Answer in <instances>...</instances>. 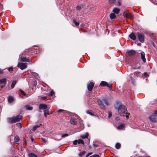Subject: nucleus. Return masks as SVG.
I'll return each mask as SVG.
<instances>
[{"label": "nucleus", "mask_w": 157, "mask_h": 157, "mask_svg": "<svg viewBox=\"0 0 157 157\" xmlns=\"http://www.w3.org/2000/svg\"><path fill=\"white\" fill-rule=\"evenodd\" d=\"M115 109L117 110L120 115L125 116L127 118L128 117L129 113H128L127 108L125 106L120 105L118 107L115 106Z\"/></svg>", "instance_id": "f257e3e1"}, {"label": "nucleus", "mask_w": 157, "mask_h": 157, "mask_svg": "<svg viewBox=\"0 0 157 157\" xmlns=\"http://www.w3.org/2000/svg\"><path fill=\"white\" fill-rule=\"evenodd\" d=\"M97 101L99 105L100 106L101 108L103 109H106L105 106L103 103V102L106 105H109L108 101L106 98H103L102 100L100 99H98V100Z\"/></svg>", "instance_id": "f03ea898"}, {"label": "nucleus", "mask_w": 157, "mask_h": 157, "mask_svg": "<svg viewBox=\"0 0 157 157\" xmlns=\"http://www.w3.org/2000/svg\"><path fill=\"white\" fill-rule=\"evenodd\" d=\"M137 34L139 41L143 43L144 41V34L138 32L137 33Z\"/></svg>", "instance_id": "7ed1b4c3"}, {"label": "nucleus", "mask_w": 157, "mask_h": 157, "mask_svg": "<svg viewBox=\"0 0 157 157\" xmlns=\"http://www.w3.org/2000/svg\"><path fill=\"white\" fill-rule=\"evenodd\" d=\"M7 79L6 78H3L0 79V85L2 87L5 86Z\"/></svg>", "instance_id": "20e7f679"}, {"label": "nucleus", "mask_w": 157, "mask_h": 157, "mask_svg": "<svg viewBox=\"0 0 157 157\" xmlns=\"http://www.w3.org/2000/svg\"><path fill=\"white\" fill-rule=\"evenodd\" d=\"M17 66L19 67L21 70H23L27 67L26 63H19L17 65Z\"/></svg>", "instance_id": "39448f33"}, {"label": "nucleus", "mask_w": 157, "mask_h": 157, "mask_svg": "<svg viewBox=\"0 0 157 157\" xmlns=\"http://www.w3.org/2000/svg\"><path fill=\"white\" fill-rule=\"evenodd\" d=\"M100 85L102 86H107L109 88H111L112 86V84H108L107 82L105 81H102L100 84Z\"/></svg>", "instance_id": "423d86ee"}, {"label": "nucleus", "mask_w": 157, "mask_h": 157, "mask_svg": "<svg viewBox=\"0 0 157 157\" xmlns=\"http://www.w3.org/2000/svg\"><path fill=\"white\" fill-rule=\"evenodd\" d=\"M94 84L92 82H90L87 85V89L89 91H91L92 90L94 86Z\"/></svg>", "instance_id": "0eeeda50"}, {"label": "nucleus", "mask_w": 157, "mask_h": 157, "mask_svg": "<svg viewBox=\"0 0 157 157\" xmlns=\"http://www.w3.org/2000/svg\"><path fill=\"white\" fill-rule=\"evenodd\" d=\"M156 117L154 115H151L149 117L150 120L152 122H155L156 121Z\"/></svg>", "instance_id": "6e6552de"}, {"label": "nucleus", "mask_w": 157, "mask_h": 157, "mask_svg": "<svg viewBox=\"0 0 157 157\" xmlns=\"http://www.w3.org/2000/svg\"><path fill=\"white\" fill-rule=\"evenodd\" d=\"M88 136H89V135H88V133H86L85 135H81L80 136V137L83 139H84L85 138L87 139V142H89V140L88 138Z\"/></svg>", "instance_id": "1a4fd4ad"}, {"label": "nucleus", "mask_w": 157, "mask_h": 157, "mask_svg": "<svg viewBox=\"0 0 157 157\" xmlns=\"http://www.w3.org/2000/svg\"><path fill=\"white\" fill-rule=\"evenodd\" d=\"M47 108V106L46 105L44 104H40L39 105V108L40 109H46Z\"/></svg>", "instance_id": "9d476101"}, {"label": "nucleus", "mask_w": 157, "mask_h": 157, "mask_svg": "<svg viewBox=\"0 0 157 157\" xmlns=\"http://www.w3.org/2000/svg\"><path fill=\"white\" fill-rule=\"evenodd\" d=\"M140 54L141 59L144 62H145L146 61V59L145 57V54L144 52H142Z\"/></svg>", "instance_id": "9b49d317"}, {"label": "nucleus", "mask_w": 157, "mask_h": 157, "mask_svg": "<svg viewBox=\"0 0 157 157\" xmlns=\"http://www.w3.org/2000/svg\"><path fill=\"white\" fill-rule=\"evenodd\" d=\"M15 122L20 121L22 118L21 116H17L16 117H13Z\"/></svg>", "instance_id": "f8f14e48"}, {"label": "nucleus", "mask_w": 157, "mask_h": 157, "mask_svg": "<svg viewBox=\"0 0 157 157\" xmlns=\"http://www.w3.org/2000/svg\"><path fill=\"white\" fill-rule=\"evenodd\" d=\"M128 54L130 56H132L134 55L136 53V52L133 50H131L129 51L128 52Z\"/></svg>", "instance_id": "ddd939ff"}, {"label": "nucleus", "mask_w": 157, "mask_h": 157, "mask_svg": "<svg viewBox=\"0 0 157 157\" xmlns=\"http://www.w3.org/2000/svg\"><path fill=\"white\" fill-rule=\"evenodd\" d=\"M129 37L133 40H135L136 39V37L135 34L132 32L129 35Z\"/></svg>", "instance_id": "4468645a"}, {"label": "nucleus", "mask_w": 157, "mask_h": 157, "mask_svg": "<svg viewBox=\"0 0 157 157\" xmlns=\"http://www.w3.org/2000/svg\"><path fill=\"white\" fill-rule=\"evenodd\" d=\"M7 120L10 123H13L15 122L13 117H9L7 118Z\"/></svg>", "instance_id": "2eb2a0df"}, {"label": "nucleus", "mask_w": 157, "mask_h": 157, "mask_svg": "<svg viewBox=\"0 0 157 157\" xmlns=\"http://www.w3.org/2000/svg\"><path fill=\"white\" fill-rule=\"evenodd\" d=\"M44 115L45 117H47V115H49V111L48 109L46 110H44Z\"/></svg>", "instance_id": "dca6fc26"}, {"label": "nucleus", "mask_w": 157, "mask_h": 157, "mask_svg": "<svg viewBox=\"0 0 157 157\" xmlns=\"http://www.w3.org/2000/svg\"><path fill=\"white\" fill-rule=\"evenodd\" d=\"M75 118H71V123L72 124H76V122L75 121Z\"/></svg>", "instance_id": "f3484780"}, {"label": "nucleus", "mask_w": 157, "mask_h": 157, "mask_svg": "<svg viewBox=\"0 0 157 157\" xmlns=\"http://www.w3.org/2000/svg\"><path fill=\"white\" fill-rule=\"evenodd\" d=\"M14 100V98H13L11 96H9L8 98V102L10 103H11Z\"/></svg>", "instance_id": "a211bd4d"}, {"label": "nucleus", "mask_w": 157, "mask_h": 157, "mask_svg": "<svg viewBox=\"0 0 157 157\" xmlns=\"http://www.w3.org/2000/svg\"><path fill=\"white\" fill-rule=\"evenodd\" d=\"M21 61L22 62H30L29 59H27L26 57H23L21 58Z\"/></svg>", "instance_id": "6ab92c4d"}, {"label": "nucleus", "mask_w": 157, "mask_h": 157, "mask_svg": "<svg viewBox=\"0 0 157 157\" xmlns=\"http://www.w3.org/2000/svg\"><path fill=\"white\" fill-rule=\"evenodd\" d=\"M25 107L26 109L27 110H32L33 109V108L32 106H30L29 105H27L25 106Z\"/></svg>", "instance_id": "aec40b11"}, {"label": "nucleus", "mask_w": 157, "mask_h": 157, "mask_svg": "<svg viewBox=\"0 0 157 157\" xmlns=\"http://www.w3.org/2000/svg\"><path fill=\"white\" fill-rule=\"evenodd\" d=\"M129 13V12L128 10H126L124 11L123 13L124 17L126 18H127Z\"/></svg>", "instance_id": "412c9836"}, {"label": "nucleus", "mask_w": 157, "mask_h": 157, "mask_svg": "<svg viewBox=\"0 0 157 157\" xmlns=\"http://www.w3.org/2000/svg\"><path fill=\"white\" fill-rule=\"evenodd\" d=\"M120 11V9L117 8H115L113 9V12L117 14Z\"/></svg>", "instance_id": "4be33fe9"}, {"label": "nucleus", "mask_w": 157, "mask_h": 157, "mask_svg": "<svg viewBox=\"0 0 157 157\" xmlns=\"http://www.w3.org/2000/svg\"><path fill=\"white\" fill-rule=\"evenodd\" d=\"M20 140L18 136H16L14 138V141L16 143H17Z\"/></svg>", "instance_id": "5701e85b"}, {"label": "nucleus", "mask_w": 157, "mask_h": 157, "mask_svg": "<svg viewBox=\"0 0 157 157\" xmlns=\"http://www.w3.org/2000/svg\"><path fill=\"white\" fill-rule=\"evenodd\" d=\"M128 17L129 18L131 19H133L134 18L133 15L131 13H129Z\"/></svg>", "instance_id": "b1692460"}, {"label": "nucleus", "mask_w": 157, "mask_h": 157, "mask_svg": "<svg viewBox=\"0 0 157 157\" xmlns=\"http://www.w3.org/2000/svg\"><path fill=\"white\" fill-rule=\"evenodd\" d=\"M109 17L111 19H113L115 18L116 16L114 13H111L109 15Z\"/></svg>", "instance_id": "393cba45"}, {"label": "nucleus", "mask_w": 157, "mask_h": 157, "mask_svg": "<svg viewBox=\"0 0 157 157\" xmlns=\"http://www.w3.org/2000/svg\"><path fill=\"white\" fill-rule=\"evenodd\" d=\"M121 146V144L120 143H117L115 144V147L117 149H119L120 148Z\"/></svg>", "instance_id": "a878e982"}, {"label": "nucleus", "mask_w": 157, "mask_h": 157, "mask_svg": "<svg viewBox=\"0 0 157 157\" xmlns=\"http://www.w3.org/2000/svg\"><path fill=\"white\" fill-rule=\"evenodd\" d=\"M29 157H37V156L34 153H31L29 154Z\"/></svg>", "instance_id": "bb28decb"}, {"label": "nucleus", "mask_w": 157, "mask_h": 157, "mask_svg": "<svg viewBox=\"0 0 157 157\" xmlns=\"http://www.w3.org/2000/svg\"><path fill=\"white\" fill-rule=\"evenodd\" d=\"M124 127V124H122L119 126H118L117 127V128L119 129H121L123 128Z\"/></svg>", "instance_id": "cd10ccee"}, {"label": "nucleus", "mask_w": 157, "mask_h": 157, "mask_svg": "<svg viewBox=\"0 0 157 157\" xmlns=\"http://www.w3.org/2000/svg\"><path fill=\"white\" fill-rule=\"evenodd\" d=\"M40 125H35L33 127L32 129V130L33 131H34L36 129L40 127Z\"/></svg>", "instance_id": "c85d7f7f"}, {"label": "nucleus", "mask_w": 157, "mask_h": 157, "mask_svg": "<svg viewBox=\"0 0 157 157\" xmlns=\"http://www.w3.org/2000/svg\"><path fill=\"white\" fill-rule=\"evenodd\" d=\"M78 140V144H84L83 140L82 139H79Z\"/></svg>", "instance_id": "c756f323"}, {"label": "nucleus", "mask_w": 157, "mask_h": 157, "mask_svg": "<svg viewBox=\"0 0 157 157\" xmlns=\"http://www.w3.org/2000/svg\"><path fill=\"white\" fill-rule=\"evenodd\" d=\"M16 81H13V82L12 85H11V86L12 88H14V86L16 84Z\"/></svg>", "instance_id": "7c9ffc66"}, {"label": "nucleus", "mask_w": 157, "mask_h": 157, "mask_svg": "<svg viewBox=\"0 0 157 157\" xmlns=\"http://www.w3.org/2000/svg\"><path fill=\"white\" fill-rule=\"evenodd\" d=\"M73 22L75 25L77 26H78L79 24V23L78 22H77L75 20H73Z\"/></svg>", "instance_id": "2f4dec72"}, {"label": "nucleus", "mask_w": 157, "mask_h": 157, "mask_svg": "<svg viewBox=\"0 0 157 157\" xmlns=\"http://www.w3.org/2000/svg\"><path fill=\"white\" fill-rule=\"evenodd\" d=\"M54 94V92L53 90H52L49 94L48 95L49 96H52Z\"/></svg>", "instance_id": "473e14b6"}, {"label": "nucleus", "mask_w": 157, "mask_h": 157, "mask_svg": "<svg viewBox=\"0 0 157 157\" xmlns=\"http://www.w3.org/2000/svg\"><path fill=\"white\" fill-rule=\"evenodd\" d=\"M85 151H83L82 152H80L79 154V156H82L85 153Z\"/></svg>", "instance_id": "72a5a7b5"}, {"label": "nucleus", "mask_w": 157, "mask_h": 157, "mask_svg": "<svg viewBox=\"0 0 157 157\" xmlns=\"http://www.w3.org/2000/svg\"><path fill=\"white\" fill-rule=\"evenodd\" d=\"M16 125L18 126V127L19 128H21V125L20 123H17L16 124Z\"/></svg>", "instance_id": "f704fd0d"}, {"label": "nucleus", "mask_w": 157, "mask_h": 157, "mask_svg": "<svg viewBox=\"0 0 157 157\" xmlns=\"http://www.w3.org/2000/svg\"><path fill=\"white\" fill-rule=\"evenodd\" d=\"M68 136V135L67 134H65L62 135L61 137L63 138L65 137H67Z\"/></svg>", "instance_id": "c9c22d12"}, {"label": "nucleus", "mask_w": 157, "mask_h": 157, "mask_svg": "<svg viewBox=\"0 0 157 157\" xmlns=\"http://www.w3.org/2000/svg\"><path fill=\"white\" fill-rule=\"evenodd\" d=\"M155 116L156 117H157V110L154 112V113L152 114Z\"/></svg>", "instance_id": "e433bc0d"}, {"label": "nucleus", "mask_w": 157, "mask_h": 157, "mask_svg": "<svg viewBox=\"0 0 157 157\" xmlns=\"http://www.w3.org/2000/svg\"><path fill=\"white\" fill-rule=\"evenodd\" d=\"M78 141L77 140H75L73 141V144L74 145H76L78 143Z\"/></svg>", "instance_id": "4c0bfd02"}, {"label": "nucleus", "mask_w": 157, "mask_h": 157, "mask_svg": "<svg viewBox=\"0 0 157 157\" xmlns=\"http://www.w3.org/2000/svg\"><path fill=\"white\" fill-rule=\"evenodd\" d=\"M116 0H109V2L112 3H114Z\"/></svg>", "instance_id": "58836bf2"}, {"label": "nucleus", "mask_w": 157, "mask_h": 157, "mask_svg": "<svg viewBox=\"0 0 157 157\" xmlns=\"http://www.w3.org/2000/svg\"><path fill=\"white\" fill-rule=\"evenodd\" d=\"M112 113H111L109 112V114H108V117L109 118H110V117H111L112 116Z\"/></svg>", "instance_id": "ea45409f"}, {"label": "nucleus", "mask_w": 157, "mask_h": 157, "mask_svg": "<svg viewBox=\"0 0 157 157\" xmlns=\"http://www.w3.org/2000/svg\"><path fill=\"white\" fill-rule=\"evenodd\" d=\"M140 73V72H138V71H136V72H134V75H139Z\"/></svg>", "instance_id": "a19ab883"}, {"label": "nucleus", "mask_w": 157, "mask_h": 157, "mask_svg": "<svg viewBox=\"0 0 157 157\" xmlns=\"http://www.w3.org/2000/svg\"><path fill=\"white\" fill-rule=\"evenodd\" d=\"M86 113L87 114H89L90 115H92V113L90 111H86Z\"/></svg>", "instance_id": "79ce46f5"}, {"label": "nucleus", "mask_w": 157, "mask_h": 157, "mask_svg": "<svg viewBox=\"0 0 157 157\" xmlns=\"http://www.w3.org/2000/svg\"><path fill=\"white\" fill-rule=\"evenodd\" d=\"M81 7L80 6H77L76 7L77 10H79L81 9Z\"/></svg>", "instance_id": "37998d69"}, {"label": "nucleus", "mask_w": 157, "mask_h": 157, "mask_svg": "<svg viewBox=\"0 0 157 157\" xmlns=\"http://www.w3.org/2000/svg\"><path fill=\"white\" fill-rule=\"evenodd\" d=\"M20 91H21V93L22 94H23L24 95H25V96L26 95V94L24 92V91H23V90H21Z\"/></svg>", "instance_id": "c03bdc74"}, {"label": "nucleus", "mask_w": 157, "mask_h": 157, "mask_svg": "<svg viewBox=\"0 0 157 157\" xmlns=\"http://www.w3.org/2000/svg\"><path fill=\"white\" fill-rule=\"evenodd\" d=\"M41 140L45 143H46L47 142V140L44 138H41Z\"/></svg>", "instance_id": "a18cd8bd"}, {"label": "nucleus", "mask_w": 157, "mask_h": 157, "mask_svg": "<svg viewBox=\"0 0 157 157\" xmlns=\"http://www.w3.org/2000/svg\"><path fill=\"white\" fill-rule=\"evenodd\" d=\"M92 157H100V156L98 155H92Z\"/></svg>", "instance_id": "49530a36"}, {"label": "nucleus", "mask_w": 157, "mask_h": 157, "mask_svg": "<svg viewBox=\"0 0 157 157\" xmlns=\"http://www.w3.org/2000/svg\"><path fill=\"white\" fill-rule=\"evenodd\" d=\"M65 110H63V109H59L58 111V112L59 113H61L62 112H63V111H64Z\"/></svg>", "instance_id": "de8ad7c7"}, {"label": "nucleus", "mask_w": 157, "mask_h": 157, "mask_svg": "<svg viewBox=\"0 0 157 157\" xmlns=\"http://www.w3.org/2000/svg\"><path fill=\"white\" fill-rule=\"evenodd\" d=\"M8 70L10 71L11 72L13 71V68L12 67H10L8 68Z\"/></svg>", "instance_id": "09e8293b"}, {"label": "nucleus", "mask_w": 157, "mask_h": 157, "mask_svg": "<svg viewBox=\"0 0 157 157\" xmlns=\"http://www.w3.org/2000/svg\"><path fill=\"white\" fill-rule=\"evenodd\" d=\"M47 98L46 96L43 97H41V99L43 100H44L46 99Z\"/></svg>", "instance_id": "8fccbe9b"}, {"label": "nucleus", "mask_w": 157, "mask_h": 157, "mask_svg": "<svg viewBox=\"0 0 157 157\" xmlns=\"http://www.w3.org/2000/svg\"><path fill=\"white\" fill-rule=\"evenodd\" d=\"M32 74L33 75H38V74L37 73H36L35 72H33L32 73Z\"/></svg>", "instance_id": "3c124183"}, {"label": "nucleus", "mask_w": 157, "mask_h": 157, "mask_svg": "<svg viewBox=\"0 0 157 157\" xmlns=\"http://www.w3.org/2000/svg\"><path fill=\"white\" fill-rule=\"evenodd\" d=\"M144 76H148V74H147V73L146 72H144Z\"/></svg>", "instance_id": "603ef678"}, {"label": "nucleus", "mask_w": 157, "mask_h": 157, "mask_svg": "<svg viewBox=\"0 0 157 157\" xmlns=\"http://www.w3.org/2000/svg\"><path fill=\"white\" fill-rule=\"evenodd\" d=\"M130 80L132 81V82H133L134 81V79L132 78V77H130Z\"/></svg>", "instance_id": "864d4df0"}, {"label": "nucleus", "mask_w": 157, "mask_h": 157, "mask_svg": "<svg viewBox=\"0 0 157 157\" xmlns=\"http://www.w3.org/2000/svg\"><path fill=\"white\" fill-rule=\"evenodd\" d=\"M118 5L120 6L121 4V2L120 1H118Z\"/></svg>", "instance_id": "5fc2aeb1"}, {"label": "nucleus", "mask_w": 157, "mask_h": 157, "mask_svg": "<svg viewBox=\"0 0 157 157\" xmlns=\"http://www.w3.org/2000/svg\"><path fill=\"white\" fill-rule=\"evenodd\" d=\"M3 73V71L2 70L0 69V74H2Z\"/></svg>", "instance_id": "6e6d98bb"}, {"label": "nucleus", "mask_w": 157, "mask_h": 157, "mask_svg": "<svg viewBox=\"0 0 157 157\" xmlns=\"http://www.w3.org/2000/svg\"><path fill=\"white\" fill-rule=\"evenodd\" d=\"M119 119H120V118H119V117H116V120L117 121L119 120Z\"/></svg>", "instance_id": "4d7b16f0"}, {"label": "nucleus", "mask_w": 157, "mask_h": 157, "mask_svg": "<svg viewBox=\"0 0 157 157\" xmlns=\"http://www.w3.org/2000/svg\"><path fill=\"white\" fill-rule=\"evenodd\" d=\"M92 154V153H89V154H88V155H86V157H87V156H89L91 154Z\"/></svg>", "instance_id": "13d9d810"}, {"label": "nucleus", "mask_w": 157, "mask_h": 157, "mask_svg": "<svg viewBox=\"0 0 157 157\" xmlns=\"http://www.w3.org/2000/svg\"><path fill=\"white\" fill-rule=\"evenodd\" d=\"M31 141H32V142H33V140H34L33 139V138H32V137H31Z\"/></svg>", "instance_id": "bf43d9fd"}, {"label": "nucleus", "mask_w": 157, "mask_h": 157, "mask_svg": "<svg viewBox=\"0 0 157 157\" xmlns=\"http://www.w3.org/2000/svg\"><path fill=\"white\" fill-rule=\"evenodd\" d=\"M23 148H22L21 149V151H22L23 150Z\"/></svg>", "instance_id": "052dcab7"}, {"label": "nucleus", "mask_w": 157, "mask_h": 157, "mask_svg": "<svg viewBox=\"0 0 157 157\" xmlns=\"http://www.w3.org/2000/svg\"><path fill=\"white\" fill-rule=\"evenodd\" d=\"M36 83H34V85H35V86H36Z\"/></svg>", "instance_id": "680f3d73"}, {"label": "nucleus", "mask_w": 157, "mask_h": 157, "mask_svg": "<svg viewBox=\"0 0 157 157\" xmlns=\"http://www.w3.org/2000/svg\"><path fill=\"white\" fill-rule=\"evenodd\" d=\"M15 157H18V156H16Z\"/></svg>", "instance_id": "e2e57ef3"}]
</instances>
